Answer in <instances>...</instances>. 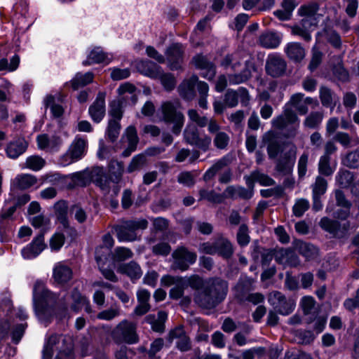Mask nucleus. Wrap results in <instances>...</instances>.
<instances>
[{
    "mask_svg": "<svg viewBox=\"0 0 359 359\" xmlns=\"http://www.w3.org/2000/svg\"><path fill=\"white\" fill-rule=\"evenodd\" d=\"M188 284L198 290L194 301L205 309L215 308L225 299L228 292L226 281L220 278L210 279L204 283L199 276H193L188 279Z\"/></svg>",
    "mask_w": 359,
    "mask_h": 359,
    "instance_id": "f257e3e1",
    "label": "nucleus"
},
{
    "mask_svg": "<svg viewBox=\"0 0 359 359\" xmlns=\"http://www.w3.org/2000/svg\"><path fill=\"white\" fill-rule=\"evenodd\" d=\"M243 52H235L226 55L221 62V66L226 71H232L233 74H229L230 85H237L247 81L255 70L252 62L244 60Z\"/></svg>",
    "mask_w": 359,
    "mask_h": 359,
    "instance_id": "f03ea898",
    "label": "nucleus"
},
{
    "mask_svg": "<svg viewBox=\"0 0 359 359\" xmlns=\"http://www.w3.org/2000/svg\"><path fill=\"white\" fill-rule=\"evenodd\" d=\"M57 296L46 288L43 283L37 281L33 289V304L39 320L47 325L52 317Z\"/></svg>",
    "mask_w": 359,
    "mask_h": 359,
    "instance_id": "7ed1b4c3",
    "label": "nucleus"
},
{
    "mask_svg": "<svg viewBox=\"0 0 359 359\" xmlns=\"http://www.w3.org/2000/svg\"><path fill=\"white\" fill-rule=\"evenodd\" d=\"M73 342L70 337L52 335L46 343L43 351V359H53V354L57 351L55 359H74Z\"/></svg>",
    "mask_w": 359,
    "mask_h": 359,
    "instance_id": "20e7f679",
    "label": "nucleus"
},
{
    "mask_svg": "<svg viewBox=\"0 0 359 359\" xmlns=\"http://www.w3.org/2000/svg\"><path fill=\"white\" fill-rule=\"evenodd\" d=\"M318 10V7L316 4L302 6L299 12L304 18L299 25L292 27V34L299 36L305 41H310L311 32L315 29L319 22L320 15L317 14Z\"/></svg>",
    "mask_w": 359,
    "mask_h": 359,
    "instance_id": "39448f33",
    "label": "nucleus"
},
{
    "mask_svg": "<svg viewBox=\"0 0 359 359\" xmlns=\"http://www.w3.org/2000/svg\"><path fill=\"white\" fill-rule=\"evenodd\" d=\"M271 124L274 128L280 130L289 128L288 135H294L299 125V119L295 111L285 105L281 114L272 119Z\"/></svg>",
    "mask_w": 359,
    "mask_h": 359,
    "instance_id": "423d86ee",
    "label": "nucleus"
},
{
    "mask_svg": "<svg viewBox=\"0 0 359 359\" xmlns=\"http://www.w3.org/2000/svg\"><path fill=\"white\" fill-rule=\"evenodd\" d=\"M148 222L146 219L129 220L123 222L115 227L116 236L120 242H129L137 238V230L145 229Z\"/></svg>",
    "mask_w": 359,
    "mask_h": 359,
    "instance_id": "0eeeda50",
    "label": "nucleus"
},
{
    "mask_svg": "<svg viewBox=\"0 0 359 359\" xmlns=\"http://www.w3.org/2000/svg\"><path fill=\"white\" fill-rule=\"evenodd\" d=\"M87 150V140L76 137L69 146L68 150L59 159V164L67 166L81 159Z\"/></svg>",
    "mask_w": 359,
    "mask_h": 359,
    "instance_id": "6e6552de",
    "label": "nucleus"
},
{
    "mask_svg": "<svg viewBox=\"0 0 359 359\" xmlns=\"http://www.w3.org/2000/svg\"><path fill=\"white\" fill-rule=\"evenodd\" d=\"M113 339L117 342L135 344L138 337L136 333V325L126 320L120 322L111 332Z\"/></svg>",
    "mask_w": 359,
    "mask_h": 359,
    "instance_id": "1a4fd4ad",
    "label": "nucleus"
},
{
    "mask_svg": "<svg viewBox=\"0 0 359 359\" xmlns=\"http://www.w3.org/2000/svg\"><path fill=\"white\" fill-rule=\"evenodd\" d=\"M162 120L165 123H173L172 133L178 135L184 125V118L182 113L177 111L176 107L171 102L161 104Z\"/></svg>",
    "mask_w": 359,
    "mask_h": 359,
    "instance_id": "9d476101",
    "label": "nucleus"
},
{
    "mask_svg": "<svg viewBox=\"0 0 359 359\" xmlns=\"http://www.w3.org/2000/svg\"><path fill=\"white\" fill-rule=\"evenodd\" d=\"M269 302L281 315L287 316L291 313L296 306L295 300L286 299L280 292L274 291L269 296Z\"/></svg>",
    "mask_w": 359,
    "mask_h": 359,
    "instance_id": "9b49d317",
    "label": "nucleus"
},
{
    "mask_svg": "<svg viewBox=\"0 0 359 359\" xmlns=\"http://www.w3.org/2000/svg\"><path fill=\"white\" fill-rule=\"evenodd\" d=\"M184 137L187 143L206 151L211 143V138L205 134H200L194 125H188L184 130Z\"/></svg>",
    "mask_w": 359,
    "mask_h": 359,
    "instance_id": "f8f14e48",
    "label": "nucleus"
},
{
    "mask_svg": "<svg viewBox=\"0 0 359 359\" xmlns=\"http://www.w3.org/2000/svg\"><path fill=\"white\" fill-rule=\"evenodd\" d=\"M174 259L173 268L181 271L187 270L196 260V255L184 247L177 248L172 254Z\"/></svg>",
    "mask_w": 359,
    "mask_h": 359,
    "instance_id": "ddd939ff",
    "label": "nucleus"
},
{
    "mask_svg": "<svg viewBox=\"0 0 359 359\" xmlns=\"http://www.w3.org/2000/svg\"><path fill=\"white\" fill-rule=\"evenodd\" d=\"M43 104L46 109H49L52 118L58 119L65 113L63 100L60 94L47 95L43 100Z\"/></svg>",
    "mask_w": 359,
    "mask_h": 359,
    "instance_id": "4468645a",
    "label": "nucleus"
},
{
    "mask_svg": "<svg viewBox=\"0 0 359 359\" xmlns=\"http://www.w3.org/2000/svg\"><path fill=\"white\" fill-rule=\"evenodd\" d=\"M46 247L44 236L43 233H40L21 250L22 257L25 259H33L39 256Z\"/></svg>",
    "mask_w": 359,
    "mask_h": 359,
    "instance_id": "2eb2a0df",
    "label": "nucleus"
},
{
    "mask_svg": "<svg viewBox=\"0 0 359 359\" xmlns=\"http://www.w3.org/2000/svg\"><path fill=\"white\" fill-rule=\"evenodd\" d=\"M112 60V55L105 53L101 47H94L87 53V57L82 64L85 66L104 63L108 65Z\"/></svg>",
    "mask_w": 359,
    "mask_h": 359,
    "instance_id": "dca6fc26",
    "label": "nucleus"
},
{
    "mask_svg": "<svg viewBox=\"0 0 359 359\" xmlns=\"http://www.w3.org/2000/svg\"><path fill=\"white\" fill-rule=\"evenodd\" d=\"M184 48L180 43L172 44L165 52L168 66L172 70L181 67L183 59Z\"/></svg>",
    "mask_w": 359,
    "mask_h": 359,
    "instance_id": "f3484780",
    "label": "nucleus"
},
{
    "mask_svg": "<svg viewBox=\"0 0 359 359\" xmlns=\"http://www.w3.org/2000/svg\"><path fill=\"white\" fill-rule=\"evenodd\" d=\"M286 67L285 60L278 55L271 54L268 56L266 63V70L268 74L273 77L282 75Z\"/></svg>",
    "mask_w": 359,
    "mask_h": 359,
    "instance_id": "a211bd4d",
    "label": "nucleus"
},
{
    "mask_svg": "<svg viewBox=\"0 0 359 359\" xmlns=\"http://www.w3.org/2000/svg\"><path fill=\"white\" fill-rule=\"evenodd\" d=\"M327 212L331 213V217H323L319 222L320 227L327 233L330 238H335L337 235V215L331 205L329 204L326 208Z\"/></svg>",
    "mask_w": 359,
    "mask_h": 359,
    "instance_id": "6ab92c4d",
    "label": "nucleus"
},
{
    "mask_svg": "<svg viewBox=\"0 0 359 359\" xmlns=\"http://www.w3.org/2000/svg\"><path fill=\"white\" fill-rule=\"evenodd\" d=\"M88 113L93 121L100 122L105 115V93H99L94 102L90 106Z\"/></svg>",
    "mask_w": 359,
    "mask_h": 359,
    "instance_id": "aec40b11",
    "label": "nucleus"
},
{
    "mask_svg": "<svg viewBox=\"0 0 359 359\" xmlns=\"http://www.w3.org/2000/svg\"><path fill=\"white\" fill-rule=\"evenodd\" d=\"M338 220L340 219L342 223L338 222V229L342 226L344 231H348L349 229V223L346 221V217L349 215L351 203L347 201L344 194L338 191Z\"/></svg>",
    "mask_w": 359,
    "mask_h": 359,
    "instance_id": "412c9836",
    "label": "nucleus"
},
{
    "mask_svg": "<svg viewBox=\"0 0 359 359\" xmlns=\"http://www.w3.org/2000/svg\"><path fill=\"white\" fill-rule=\"evenodd\" d=\"M193 62L196 67L201 71V74L203 78L208 80L214 78L216 73L215 67L208 61L205 57L198 55L194 57Z\"/></svg>",
    "mask_w": 359,
    "mask_h": 359,
    "instance_id": "4be33fe9",
    "label": "nucleus"
},
{
    "mask_svg": "<svg viewBox=\"0 0 359 359\" xmlns=\"http://www.w3.org/2000/svg\"><path fill=\"white\" fill-rule=\"evenodd\" d=\"M134 66L140 74L151 79H156L159 75L161 67L149 60H137Z\"/></svg>",
    "mask_w": 359,
    "mask_h": 359,
    "instance_id": "5701e85b",
    "label": "nucleus"
},
{
    "mask_svg": "<svg viewBox=\"0 0 359 359\" xmlns=\"http://www.w3.org/2000/svg\"><path fill=\"white\" fill-rule=\"evenodd\" d=\"M122 140H126L128 143L127 148L123 151L122 155L124 157L129 156L132 152L135 151L137 143L139 142V138L135 128L132 126L128 127L125 131Z\"/></svg>",
    "mask_w": 359,
    "mask_h": 359,
    "instance_id": "b1692460",
    "label": "nucleus"
},
{
    "mask_svg": "<svg viewBox=\"0 0 359 359\" xmlns=\"http://www.w3.org/2000/svg\"><path fill=\"white\" fill-rule=\"evenodd\" d=\"M53 276L58 283H65L72 278V271L71 268L64 262H57L55 264L53 269Z\"/></svg>",
    "mask_w": 359,
    "mask_h": 359,
    "instance_id": "393cba45",
    "label": "nucleus"
},
{
    "mask_svg": "<svg viewBox=\"0 0 359 359\" xmlns=\"http://www.w3.org/2000/svg\"><path fill=\"white\" fill-rule=\"evenodd\" d=\"M263 142L267 144V152L270 158H275L280 150L276 132L269 130L263 136Z\"/></svg>",
    "mask_w": 359,
    "mask_h": 359,
    "instance_id": "a878e982",
    "label": "nucleus"
},
{
    "mask_svg": "<svg viewBox=\"0 0 359 359\" xmlns=\"http://www.w3.org/2000/svg\"><path fill=\"white\" fill-rule=\"evenodd\" d=\"M70 299L72 300L71 309L73 311L78 312L83 309L88 313L92 312L89 300L86 297L81 295L78 290H75L72 292Z\"/></svg>",
    "mask_w": 359,
    "mask_h": 359,
    "instance_id": "bb28decb",
    "label": "nucleus"
},
{
    "mask_svg": "<svg viewBox=\"0 0 359 359\" xmlns=\"http://www.w3.org/2000/svg\"><path fill=\"white\" fill-rule=\"evenodd\" d=\"M90 178L93 182L99 187L103 191L107 192L109 191L111 180L106 175L103 168H94L91 171Z\"/></svg>",
    "mask_w": 359,
    "mask_h": 359,
    "instance_id": "cd10ccee",
    "label": "nucleus"
},
{
    "mask_svg": "<svg viewBox=\"0 0 359 359\" xmlns=\"http://www.w3.org/2000/svg\"><path fill=\"white\" fill-rule=\"evenodd\" d=\"M281 40V34L274 32H266L259 36V43L264 48L273 49L280 45Z\"/></svg>",
    "mask_w": 359,
    "mask_h": 359,
    "instance_id": "c85d7f7f",
    "label": "nucleus"
},
{
    "mask_svg": "<svg viewBox=\"0 0 359 359\" xmlns=\"http://www.w3.org/2000/svg\"><path fill=\"white\" fill-rule=\"evenodd\" d=\"M242 101L248 100V93L244 88H239L238 90H228L224 96V103L229 107H234L238 103V99Z\"/></svg>",
    "mask_w": 359,
    "mask_h": 359,
    "instance_id": "c756f323",
    "label": "nucleus"
},
{
    "mask_svg": "<svg viewBox=\"0 0 359 359\" xmlns=\"http://www.w3.org/2000/svg\"><path fill=\"white\" fill-rule=\"evenodd\" d=\"M169 337L171 340L177 339V347L181 351H187L190 349L191 344L189 337L185 334L182 327H177L172 330Z\"/></svg>",
    "mask_w": 359,
    "mask_h": 359,
    "instance_id": "7c9ffc66",
    "label": "nucleus"
},
{
    "mask_svg": "<svg viewBox=\"0 0 359 359\" xmlns=\"http://www.w3.org/2000/svg\"><path fill=\"white\" fill-rule=\"evenodd\" d=\"M118 271L121 273L127 275L132 281L140 279L142 276V271L140 265L135 262L120 265Z\"/></svg>",
    "mask_w": 359,
    "mask_h": 359,
    "instance_id": "2f4dec72",
    "label": "nucleus"
},
{
    "mask_svg": "<svg viewBox=\"0 0 359 359\" xmlns=\"http://www.w3.org/2000/svg\"><path fill=\"white\" fill-rule=\"evenodd\" d=\"M168 318V314L163 311L158 313L157 317L149 314L146 316L145 321L151 325V329L158 332H162L164 330V323Z\"/></svg>",
    "mask_w": 359,
    "mask_h": 359,
    "instance_id": "473e14b6",
    "label": "nucleus"
},
{
    "mask_svg": "<svg viewBox=\"0 0 359 359\" xmlns=\"http://www.w3.org/2000/svg\"><path fill=\"white\" fill-rule=\"evenodd\" d=\"M285 51L287 57L295 62H299L305 57V50L300 43L291 42L287 44Z\"/></svg>",
    "mask_w": 359,
    "mask_h": 359,
    "instance_id": "72a5a7b5",
    "label": "nucleus"
},
{
    "mask_svg": "<svg viewBox=\"0 0 359 359\" xmlns=\"http://www.w3.org/2000/svg\"><path fill=\"white\" fill-rule=\"evenodd\" d=\"M198 81L197 76H192L189 79L184 80L179 87L180 94L187 100H191L194 97V89Z\"/></svg>",
    "mask_w": 359,
    "mask_h": 359,
    "instance_id": "f704fd0d",
    "label": "nucleus"
},
{
    "mask_svg": "<svg viewBox=\"0 0 359 359\" xmlns=\"http://www.w3.org/2000/svg\"><path fill=\"white\" fill-rule=\"evenodd\" d=\"M27 147L26 141L22 138H19L8 145L6 153L10 158H16L25 151Z\"/></svg>",
    "mask_w": 359,
    "mask_h": 359,
    "instance_id": "c9c22d12",
    "label": "nucleus"
},
{
    "mask_svg": "<svg viewBox=\"0 0 359 359\" xmlns=\"http://www.w3.org/2000/svg\"><path fill=\"white\" fill-rule=\"evenodd\" d=\"M136 88L130 83H124L121 84L117 89V93L120 97V100L125 101L127 98H130V103L135 104L137 102V96L135 93Z\"/></svg>",
    "mask_w": 359,
    "mask_h": 359,
    "instance_id": "e433bc0d",
    "label": "nucleus"
},
{
    "mask_svg": "<svg viewBox=\"0 0 359 359\" xmlns=\"http://www.w3.org/2000/svg\"><path fill=\"white\" fill-rule=\"evenodd\" d=\"M233 253V248L231 243L222 236L217 238V254L223 258H230Z\"/></svg>",
    "mask_w": 359,
    "mask_h": 359,
    "instance_id": "4c0bfd02",
    "label": "nucleus"
},
{
    "mask_svg": "<svg viewBox=\"0 0 359 359\" xmlns=\"http://www.w3.org/2000/svg\"><path fill=\"white\" fill-rule=\"evenodd\" d=\"M55 215L57 220L62 224L64 228L69 226L67 220L68 205L66 201H60L53 206Z\"/></svg>",
    "mask_w": 359,
    "mask_h": 359,
    "instance_id": "58836bf2",
    "label": "nucleus"
},
{
    "mask_svg": "<svg viewBox=\"0 0 359 359\" xmlns=\"http://www.w3.org/2000/svg\"><path fill=\"white\" fill-rule=\"evenodd\" d=\"M36 182V177L30 174H20L13 180V184L20 189H29L35 185Z\"/></svg>",
    "mask_w": 359,
    "mask_h": 359,
    "instance_id": "ea45409f",
    "label": "nucleus"
},
{
    "mask_svg": "<svg viewBox=\"0 0 359 359\" xmlns=\"http://www.w3.org/2000/svg\"><path fill=\"white\" fill-rule=\"evenodd\" d=\"M93 78L94 75L92 72H88L85 74L79 72L75 74L74 77L70 81L72 88L74 90H77L79 88L83 87L92 83Z\"/></svg>",
    "mask_w": 359,
    "mask_h": 359,
    "instance_id": "a19ab883",
    "label": "nucleus"
},
{
    "mask_svg": "<svg viewBox=\"0 0 359 359\" xmlns=\"http://www.w3.org/2000/svg\"><path fill=\"white\" fill-rule=\"evenodd\" d=\"M276 260L284 265L296 266L299 262L297 257L290 250H281L276 255Z\"/></svg>",
    "mask_w": 359,
    "mask_h": 359,
    "instance_id": "79ce46f5",
    "label": "nucleus"
},
{
    "mask_svg": "<svg viewBox=\"0 0 359 359\" xmlns=\"http://www.w3.org/2000/svg\"><path fill=\"white\" fill-rule=\"evenodd\" d=\"M114 241L109 233H107L102 236V245L98 246L95 249V259L97 262L102 260V256L100 255L101 250H104V252L109 254L111 248L113 247Z\"/></svg>",
    "mask_w": 359,
    "mask_h": 359,
    "instance_id": "37998d69",
    "label": "nucleus"
},
{
    "mask_svg": "<svg viewBox=\"0 0 359 359\" xmlns=\"http://www.w3.org/2000/svg\"><path fill=\"white\" fill-rule=\"evenodd\" d=\"M252 190L242 187H229L224 194L232 198H250L252 196Z\"/></svg>",
    "mask_w": 359,
    "mask_h": 359,
    "instance_id": "c03bdc74",
    "label": "nucleus"
},
{
    "mask_svg": "<svg viewBox=\"0 0 359 359\" xmlns=\"http://www.w3.org/2000/svg\"><path fill=\"white\" fill-rule=\"evenodd\" d=\"M46 164L45 160L39 156H30L26 159L24 168H28L33 171H39L41 170Z\"/></svg>",
    "mask_w": 359,
    "mask_h": 359,
    "instance_id": "a18cd8bd",
    "label": "nucleus"
},
{
    "mask_svg": "<svg viewBox=\"0 0 359 359\" xmlns=\"http://www.w3.org/2000/svg\"><path fill=\"white\" fill-rule=\"evenodd\" d=\"M298 249L300 254H302L306 259H312L318 255V250L313 244L301 242L298 245Z\"/></svg>",
    "mask_w": 359,
    "mask_h": 359,
    "instance_id": "49530a36",
    "label": "nucleus"
},
{
    "mask_svg": "<svg viewBox=\"0 0 359 359\" xmlns=\"http://www.w3.org/2000/svg\"><path fill=\"white\" fill-rule=\"evenodd\" d=\"M156 79L161 81V84L166 90H172L176 85L175 77L171 74L163 73L161 67L159 69V75Z\"/></svg>",
    "mask_w": 359,
    "mask_h": 359,
    "instance_id": "de8ad7c7",
    "label": "nucleus"
},
{
    "mask_svg": "<svg viewBox=\"0 0 359 359\" xmlns=\"http://www.w3.org/2000/svg\"><path fill=\"white\" fill-rule=\"evenodd\" d=\"M341 163L345 166L355 168L359 166V150L348 153L341 158Z\"/></svg>",
    "mask_w": 359,
    "mask_h": 359,
    "instance_id": "09e8293b",
    "label": "nucleus"
},
{
    "mask_svg": "<svg viewBox=\"0 0 359 359\" xmlns=\"http://www.w3.org/2000/svg\"><path fill=\"white\" fill-rule=\"evenodd\" d=\"M30 222L35 228H40L46 231L50 228V220L43 215H38L29 219Z\"/></svg>",
    "mask_w": 359,
    "mask_h": 359,
    "instance_id": "8fccbe9b",
    "label": "nucleus"
},
{
    "mask_svg": "<svg viewBox=\"0 0 359 359\" xmlns=\"http://www.w3.org/2000/svg\"><path fill=\"white\" fill-rule=\"evenodd\" d=\"M132 256L133 252L130 249L124 247L116 248L111 257L112 264H115L116 262L124 261Z\"/></svg>",
    "mask_w": 359,
    "mask_h": 359,
    "instance_id": "3c124183",
    "label": "nucleus"
},
{
    "mask_svg": "<svg viewBox=\"0 0 359 359\" xmlns=\"http://www.w3.org/2000/svg\"><path fill=\"white\" fill-rule=\"evenodd\" d=\"M322 121L323 114L321 113L313 112L306 118L304 125L309 128H316L320 125Z\"/></svg>",
    "mask_w": 359,
    "mask_h": 359,
    "instance_id": "603ef678",
    "label": "nucleus"
},
{
    "mask_svg": "<svg viewBox=\"0 0 359 359\" xmlns=\"http://www.w3.org/2000/svg\"><path fill=\"white\" fill-rule=\"evenodd\" d=\"M121 309L118 306L111 307L100 311L97 318L100 320H111L120 315Z\"/></svg>",
    "mask_w": 359,
    "mask_h": 359,
    "instance_id": "864d4df0",
    "label": "nucleus"
},
{
    "mask_svg": "<svg viewBox=\"0 0 359 359\" xmlns=\"http://www.w3.org/2000/svg\"><path fill=\"white\" fill-rule=\"evenodd\" d=\"M120 129L121 126L119 121L110 120L109 121V125L106 133L109 139L111 142H114L117 139L119 135Z\"/></svg>",
    "mask_w": 359,
    "mask_h": 359,
    "instance_id": "5fc2aeb1",
    "label": "nucleus"
},
{
    "mask_svg": "<svg viewBox=\"0 0 359 359\" xmlns=\"http://www.w3.org/2000/svg\"><path fill=\"white\" fill-rule=\"evenodd\" d=\"M309 208V201L304 198H300L296 201L292 208V212L296 217H299L304 215Z\"/></svg>",
    "mask_w": 359,
    "mask_h": 359,
    "instance_id": "6e6d98bb",
    "label": "nucleus"
},
{
    "mask_svg": "<svg viewBox=\"0 0 359 359\" xmlns=\"http://www.w3.org/2000/svg\"><path fill=\"white\" fill-rule=\"evenodd\" d=\"M146 163V157L144 154H137L135 156L128 167V172H133L135 170H137L140 169Z\"/></svg>",
    "mask_w": 359,
    "mask_h": 359,
    "instance_id": "4d7b16f0",
    "label": "nucleus"
},
{
    "mask_svg": "<svg viewBox=\"0 0 359 359\" xmlns=\"http://www.w3.org/2000/svg\"><path fill=\"white\" fill-rule=\"evenodd\" d=\"M123 102L122 100H118L111 102L109 114L114 118L113 120H121L123 114L121 109Z\"/></svg>",
    "mask_w": 359,
    "mask_h": 359,
    "instance_id": "13d9d810",
    "label": "nucleus"
},
{
    "mask_svg": "<svg viewBox=\"0 0 359 359\" xmlns=\"http://www.w3.org/2000/svg\"><path fill=\"white\" fill-rule=\"evenodd\" d=\"M237 242L241 246H245L250 242L248 228L246 224H242L237 233Z\"/></svg>",
    "mask_w": 359,
    "mask_h": 359,
    "instance_id": "bf43d9fd",
    "label": "nucleus"
},
{
    "mask_svg": "<svg viewBox=\"0 0 359 359\" xmlns=\"http://www.w3.org/2000/svg\"><path fill=\"white\" fill-rule=\"evenodd\" d=\"M199 194L200 200L205 199L212 203H220L223 200V196L219 194L215 193L214 191L201 189Z\"/></svg>",
    "mask_w": 359,
    "mask_h": 359,
    "instance_id": "052dcab7",
    "label": "nucleus"
},
{
    "mask_svg": "<svg viewBox=\"0 0 359 359\" xmlns=\"http://www.w3.org/2000/svg\"><path fill=\"white\" fill-rule=\"evenodd\" d=\"M109 71L111 72V78L114 81L127 79L130 75V70L128 68H109Z\"/></svg>",
    "mask_w": 359,
    "mask_h": 359,
    "instance_id": "680f3d73",
    "label": "nucleus"
},
{
    "mask_svg": "<svg viewBox=\"0 0 359 359\" xmlns=\"http://www.w3.org/2000/svg\"><path fill=\"white\" fill-rule=\"evenodd\" d=\"M65 236L61 233H55L50 239V248L52 251H58L65 243Z\"/></svg>",
    "mask_w": 359,
    "mask_h": 359,
    "instance_id": "e2e57ef3",
    "label": "nucleus"
},
{
    "mask_svg": "<svg viewBox=\"0 0 359 359\" xmlns=\"http://www.w3.org/2000/svg\"><path fill=\"white\" fill-rule=\"evenodd\" d=\"M229 142V137L224 132H218L214 138L215 146L219 149H226Z\"/></svg>",
    "mask_w": 359,
    "mask_h": 359,
    "instance_id": "0e129e2a",
    "label": "nucleus"
},
{
    "mask_svg": "<svg viewBox=\"0 0 359 359\" xmlns=\"http://www.w3.org/2000/svg\"><path fill=\"white\" fill-rule=\"evenodd\" d=\"M252 177L262 186H271L274 184V180L268 175L261 173L259 171L252 172Z\"/></svg>",
    "mask_w": 359,
    "mask_h": 359,
    "instance_id": "69168bd1",
    "label": "nucleus"
},
{
    "mask_svg": "<svg viewBox=\"0 0 359 359\" xmlns=\"http://www.w3.org/2000/svg\"><path fill=\"white\" fill-rule=\"evenodd\" d=\"M188 116L191 121L196 123L200 127H204L208 124V119L205 116H201L195 109L188 111Z\"/></svg>",
    "mask_w": 359,
    "mask_h": 359,
    "instance_id": "338daca9",
    "label": "nucleus"
},
{
    "mask_svg": "<svg viewBox=\"0 0 359 359\" xmlns=\"http://www.w3.org/2000/svg\"><path fill=\"white\" fill-rule=\"evenodd\" d=\"M353 180V174L348 170L341 171L338 177V184L343 188L348 187Z\"/></svg>",
    "mask_w": 359,
    "mask_h": 359,
    "instance_id": "774afa93",
    "label": "nucleus"
}]
</instances>
